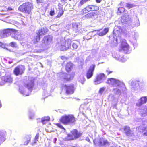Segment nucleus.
<instances>
[{
    "mask_svg": "<svg viewBox=\"0 0 147 147\" xmlns=\"http://www.w3.org/2000/svg\"><path fill=\"white\" fill-rule=\"evenodd\" d=\"M34 80L33 77H30L28 79L24 80V88L22 86H20L19 87L20 93L26 96H29L32 91L34 85Z\"/></svg>",
    "mask_w": 147,
    "mask_h": 147,
    "instance_id": "nucleus-1",
    "label": "nucleus"
},
{
    "mask_svg": "<svg viewBox=\"0 0 147 147\" xmlns=\"http://www.w3.org/2000/svg\"><path fill=\"white\" fill-rule=\"evenodd\" d=\"M107 82L108 84L112 85L114 86L117 88L113 89V91L116 95H120L121 91H124L126 90L125 84L119 80L113 78H110L108 79Z\"/></svg>",
    "mask_w": 147,
    "mask_h": 147,
    "instance_id": "nucleus-2",
    "label": "nucleus"
},
{
    "mask_svg": "<svg viewBox=\"0 0 147 147\" xmlns=\"http://www.w3.org/2000/svg\"><path fill=\"white\" fill-rule=\"evenodd\" d=\"M10 35L15 40L21 39V35L15 29L8 28L0 30V36L1 38H3Z\"/></svg>",
    "mask_w": 147,
    "mask_h": 147,
    "instance_id": "nucleus-3",
    "label": "nucleus"
},
{
    "mask_svg": "<svg viewBox=\"0 0 147 147\" xmlns=\"http://www.w3.org/2000/svg\"><path fill=\"white\" fill-rule=\"evenodd\" d=\"M33 3L28 2L23 3L19 7L18 9L25 13L29 14L33 9Z\"/></svg>",
    "mask_w": 147,
    "mask_h": 147,
    "instance_id": "nucleus-4",
    "label": "nucleus"
},
{
    "mask_svg": "<svg viewBox=\"0 0 147 147\" xmlns=\"http://www.w3.org/2000/svg\"><path fill=\"white\" fill-rule=\"evenodd\" d=\"M71 40L68 39L66 40H62L56 44V47L61 51L66 50L71 46Z\"/></svg>",
    "mask_w": 147,
    "mask_h": 147,
    "instance_id": "nucleus-5",
    "label": "nucleus"
},
{
    "mask_svg": "<svg viewBox=\"0 0 147 147\" xmlns=\"http://www.w3.org/2000/svg\"><path fill=\"white\" fill-rule=\"evenodd\" d=\"M60 121L65 125H69L74 123L76 120L74 116L70 114L62 117L60 119Z\"/></svg>",
    "mask_w": 147,
    "mask_h": 147,
    "instance_id": "nucleus-6",
    "label": "nucleus"
},
{
    "mask_svg": "<svg viewBox=\"0 0 147 147\" xmlns=\"http://www.w3.org/2000/svg\"><path fill=\"white\" fill-rule=\"evenodd\" d=\"M52 36L51 35L45 36L42 41L41 47L44 49H47L52 44Z\"/></svg>",
    "mask_w": 147,
    "mask_h": 147,
    "instance_id": "nucleus-7",
    "label": "nucleus"
},
{
    "mask_svg": "<svg viewBox=\"0 0 147 147\" xmlns=\"http://www.w3.org/2000/svg\"><path fill=\"white\" fill-rule=\"evenodd\" d=\"M82 135V133H78L77 130L74 129L71 132V133L67 135L65 139L67 140L76 139L81 136Z\"/></svg>",
    "mask_w": 147,
    "mask_h": 147,
    "instance_id": "nucleus-8",
    "label": "nucleus"
},
{
    "mask_svg": "<svg viewBox=\"0 0 147 147\" xmlns=\"http://www.w3.org/2000/svg\"><path fill=\"white\" fill-rule=\"evenodd\" d=\"M48 31L47 29L46 28H43L39 30L38 32H37V35L34 39V42L36 43L38 42L40 40V36L45 34Z\"/></svg>",
    "mask_w": 147,
    "mask_h": 147,
    "instance_id": "nucleus-9",
    "label": "nucleus"
},
{
    "mask_svg": "<svg viewBox=\"0 0 147 147\" xmlns=\"http://www.w3.org/2000/svg\"><path fill=\"white\" fill-rule=\"evenodd\" d=\"M137 129L139 130V131L143 133L144 136H147V121L143 122L142 124L136 128Z\"/></svg>",
    "mask_w": 147,
    "mask_h": 147,
    "instance_id": "nucleus-10",
    "label": "nucleus"
},
{
    "mask_svg": "<svg viewBox=\"0 0 147 147\" xmlns=\"http://www.w3.org/2000/svg\"><path fill=\"white\" fill-rule=\"evenodd\" d=\"M25 69V67L23 65L18 66L15 68L13 71V73L16 76L21 75L24 73Z\"/></svg>",
    "mask_w": 147,
    "mask_h": 147,
    "instance_id": "nucleus-11",
    "label": "nucleus"
},
{
    "mask_svg": "<svg viewBox=\"0 0 147 147\" xmlns=\"http://www.w3.org/2000/svg\"><path fill=\"white\" fill-rule=\"evenodd\" d=\"M63 89L65 90L66 93L67 94H71L74 93V86L73 84L67 85L63 84L62 86Z\"/></svg>",
    "mask_w": 147,
    "mask_h": 147,
    "instance_id": "nucleus-12",
    "label": "nucleus"
},
{
    "mask_svg": "<svg viewBox=\"0 0 147 147\" xmlns=\"http://www.w3.org/2000/svg\"><path fill=\"white\" fill-rule=\"evenodd\" d=\"M99 8L98 7L93 5H90L86 6L82 11L83 14H85L89 11L98 10Z\"/></svg>",
    "mask_w": 147,
    "mask_h": 147,
    "instance_id": "nucleus-13",
    "label": "nucleus"
},
{
    "mask_svg": "<svg viewBox=\"0 0 147 147\" xmlns=\"http://www.w3.org/2000/svg\"><path fill=\"white\" fill-rule=\"evenodd\" d=\"M106 78L105 75L103 73L97 74L94 81V84H98L103 82Z\"/></svg>",
    "mask_w": 147,
    "mask_h": 147,
    "instance_id": "nucleus-14",
    "label": "nucleus"
},
{
    "mask_svg": "<svg viewBox=\"0 0 147 147\" xmlns=\"http://www.w3.org/2000/svg\"><path fill=\"white\" fill-rule=\"evenodd\" d=\"M96 141H94V144H96L100 147H106L109 146V143L107 140L105 138H100L98 142H96Z\"/></svg>",
    "mask_w": 147,
    "mask_h": 147,
    "instance_id": "nucleus-15",
    "label": "nucleus"
},
{
    "mask_svg": "<svg viewBox=\"0 0 147 147\" xmlns=\"http://www.w3.org/2000/svg\"><path fill=\"white\" fill-rule=\"evenodd\" d=\"M120 53H117L116 52H114L112 56L113 57L115 58L117 60H119V61L124 62L125 61L126 59L125 58L123 57V56L121 55L120 52Z\"/></svg>",
    "mask_w": 147,
    "mask_h": 147,
    "instance_id": "nucleus-16",
    "label": "nucleus"
},
{
    "mask_svg": "<svg viewBox=\"0 0 147 147\" xmlns=\"http://www.w3.org/2000/svg\"><path fill=\"white\" fill-rule=\"evenodd\" d=\"M138 36V33L136 32H133L129 33L128 37L129 41L132 43H135L136 38Z\"/></svg>",
    "mask_w": 147,
    "mask_h": 147,
    "instance_id": "nucleus-17",
    "label": "nucleus"
},
{
    "mask_svg": "<svg viewBox=\"0 0 147 147\" xmlns=\"http://www.w3.org/2000/svg\"><path fill=\"white\" fill-rule=\"evenodd\" d=\"M138 111L142 117L147 116V106L145 105L140 107L138 109Z\"/></svg>",
    "mask_w": 147,
    "mask_h": 147,
    "instance_id": "nucleus-18",
    "label": "nucleus"
},
{
    "mask_svg": "<svg viewBox=\"0 0 147 147\" xmlns=\"http://www.w3.org/2000/svg\"><path fill=\"white\" fill-rule=\"evenodd\" d=\"M139 81L138 80L132 81L130 84L131 88L132 90H139Z\"/></svg>",
    "mask_w": 147,
    "mask_h": 147,
    "instance_id": "nucleus-19",
    "label": "nucleus"
},
{
    "mask_svg": "<svg viewBox=\"0 0 147 147\" xmlns=\"http://www.w3.org/2000/svg\"><path fill=\"white\" fill-rule=\"evenodd\" d=\"M125 40H124L121 44V49L125 53H128L129 46L126 42Z\"/></svg>",
    "mask_w": 147,
    "mask_h": 147,
    "instance_id": "nucleus-20",
    "label": "nucleus"
},
{
    "mask_svg": "<svg viewBox=\"0 0 147 147\" xmlns=\"http://www.w3.org/2000/svg\"><path fill=\"white\" fill-rule=\"evenodd\" d=\"M74 75V74L71 75L65 73H62L60 74V77L66 81H69L73 78Z\"/></svg>",
    "mask_w": 147,
    "mask_h": 147,
    "instance_id": "nucleus-21",
    "label": "nucleus"
},
{
    "mask_svg": "<svg viewBox=\"0 0 147 147\" xmlns=\"http://www.w3.org/2000/svg\"><path fill=\"white\" fill-rule=\"evenodd\" d=\"M147 102V97L143 96L139 99L136 103V106L140 107Z\"/></svg>",
    "mask_w": 147,
    "mask_h": 147,
    "instance_id": "nucleus-22",
    "label": "nucleus"
},
{
    "mask_svg": "<svg viewBox=\"0 0 147 147\" xmlns=\"http://www.w3.org/2000/svg\"><path fill=\"white\" fill-rule=\"evenodd\" d=\"M95 67V65H92L90 67L86 74V77L88 79L90 78L92 76Z\"/></svg>",
    "mask_w": 147,
    "mask_h": 147,
    "instance_id": "nucleus-23",
    "label": "nucleus"
},
{
    "mask_svg": "<svg viewBox=\"0 0 147 147\" xmlns=\"http://www.w3.org/2000/svg\"><path fill=\"white\" fill-rule=\"evenodd\" d=\"M109 28L107 27L105 28L103 30L100 29L96 30L97 34L100 36H103L105 35L108 32Z\"/></svg>",
    "mask_w": 147,
    "mask_h": 147,
    "instance_id": "nucleus-24",
    "label": "nucleus"
},
{
    "mask_svg": "<svg viewBox=\"0 0 147 147\" xmlns=\"http://www.w3.org/2000/svg\"><path fill=\"white\" fill-rule=\"evenodd\" d=\"M124 131L127 136H131L133 135V133L130 128L127 126H125L124 128Z\"/></svg>",
    "mask_w": 147,
    "mask_h": 147,
    "instance_id": "nucleus-25",
    "label": "nucleus"
},
{
    "mask_svg": "<svg viewBox=\"0 0 147 147\" xmlns=\"http://www.w3.org/2000/svg\"><path fill=\"white\" fill-rule=\"evenodd\" d=\"M2 80L5 82L11 83L12 82V78L10 75L6 74L4 76H3L1 78Z\"/></svg>",
    "mask_w": 147,
    "mask_h": 147,
    "instance_id": "nucleus-26",
    "label": "nucleus"
},
{
    "mask_svg": "<svg viewBox=\"0 0 147 147\" xmlns=\"http://www.w3.org/2000/svg\"><path fill=\"white\" fill-rule=\"evenodd\" d=\"M97 17L96 12H92L88 13L85 16V18H91L92 19H94Z\"/></svg>",
    "mask_w": 147,
    "mask_h": 147,
    "instance_id": "nucleus-27",
    "label": "nucleus"
},
{
    "mask_svg": "<svg viewBox=\"0 0 147 147\" xmlns=\"http://www.w3.org/2000/svg\"><path fill=\"white\" fill-rule=\"evenodd\" d=\"M6 135V132L0 131V145L5 140Z\"/></svg>",
    "mask_w": 147,
    "mask_h": 147,
    "instance_id": "nucleus-28",
    "label": "nucleus"
},
{
    "mask_svg": "<svg viewBox=\"0 0 147 147\" xmlns=\"http://www.w3.org/2000/svg\"><path fill=\"white\" fill-rule=\"evenodd\" d=\"M96 32V30H95L89 32L87 34V37H86V36H84V39L87 40L91 39L92 37L96 35V34L95 33Z\"/></svg>",
    "mask_w": 147,
    "mask_h": 147,
    "instance_id": "nucleus-29",
    "label": "nucleus"
},
{
    "mask_svg": "<svg viewBox=\"0 0 147 147\" xmlns=\"http://www.w3.org/2000/svg\"><path fill=\"white\" fill-rule=\"evenodd\" d=\"M73 34L76 33L78 32L80 28L79 27V25L78 24L74 23L73 24Z\"/></svg>",
    "mask_w": 147,
    "mask_h": 147,
    "instance_id": "nucleus-30",
    "label": "nucleus"
},
{
    "mask_svg": "<svg viewBox=\"0 0 147 147\" xmlns=\"http://www.w3.org/2000/svg\"><path fill=\"white\" fill-rule=\"evenodd\" d=\"M31 136H30L27 135L24 137L23 139V144L24 145H27L30 140Z\"/></svg>",
    "mask_w": 147,
    "mask_h": 147,
    "instance_id": "nucleus-31",
    "label": "nucleus"
},
{
    "mask_svg": "<svg viewBox=\"0 0 147 147\" xmlns=\"http://www.w3.org/2000/svg\"><path fill=\"white\" fill-rule=\"evenodd\" d=\"M130 17L127 14H125L121 17V21L122 22H128L129 20Z\"/></svg>",
    "mask_w": 147,
    "mask_h": 147,
    "instance_id": "nucleus-32",
    "label": "nucleus"
},
{
    "mask_svg": "<svg viewBox=\"0 0 147 147\" xmlns=\"http://www.w3.org/2000/svg\"><path fill=\"white\" fill-rule=\"evenodd\" d=\"M139 90L141 91L144 90L146 89L147 87L146 85L143 82H140L139 81Z\"/></svg>",
    "mask_w": 147,
    "mask_h": 147,
    "instance_id": "nucleus-33",
    "label": "nucleus"
},
{
    "mask_svg": "<svg viewBox=\"0 0 147 147\" xmlns=\"http://www.w3.org/2000/svg\"><path fill=\"white\" fill-rule=\"evenodd\" d=\"M73 64L71 62L68 63L67 64L65 69L67 72H69L71 70L73 67Z\"/></svg>",
    "mask_w": 147,
    "mask_h": 147,
    "instance_id": "nucleus-34",
    "label": "nucleus"
},
{
    "mask_svg": "<svg viewBox=\"0 0 147 147\" xmlns=\"http://www.w3.org/2000/svg\"><path fill=\"white\" fill-rule=\"evenodd\" d=\"M50 119L49 116L45 117L42 118L41 122L43 124H45Z\"/></svg>",
    "mask_w": 147,
    "mask_h": 147,
    "instance_id": "nucleus-35",
    "label": "nucleus"
},
{
    "mask_svg": "<svg viewBox=\"0 0 147 147\" xmlns=\"http://www.w3.org/2000/svg\"><path fill=\"white\" fill-rule=\"evenodd\" d=\"M80 44V42L78 41L75 40L72 43V47L73 48L76 49H77Z\"/></svg>",
    "mask_w": 147,
    "mask_h": 147,
    "instance_id": "nucleus-36",
    "label": "nucleus"
},
{
    "mask_svg": "<svg viewBox=\"0 0 147 147\" xmlns=\"http://www.w3.org/2000/svg\"><path fill=\"white\" fill-rule=\"evenodd\" d=\"M140 25V23L139 19L136 18L135 19V21L134 22L133 24V25L132 26L133 27H137Z\"/></svg>",
    "mask_w": 147,
    "mask_h": 147,
    "instance_id": "nucleus-37",
    "label": "nucleus"
},
{
    "mask_svg": "<svg viewBox=\"0 0 147 147\" xmlns=\"http://www.w3.org/2000/svg\"><path fill=\"white\" fill-rule=\"evenodd\" d=\"M78 80L79 82H80L82 84H83L85 81V79L84 78V77L83 75L79 76Z\"/></svg>",
    "mask_w": 147,
    "mask_h": 147,
    "instance_id": "nucleus-38",
    "label": "nucleus"
},
{
    "mask_svg": "<svg viewBox=\"0 0 147 147\" xmlns=\"http://www.w3.org/2000/svg\"><path fill=\"white\" fill-rule=\"evenodd\" d=\"M35 113L32 111H30L29 112V117L30 119H32L33 118Z\"/></svg>",
    "mask_w": 147,
    "mask_h": 147,
    "instance_id": "nucleus-39",
    "label": "nucleus"
},
{
    "mask_svg": "<svg viewBox=\"0 0 147 147\" xmlns=\"http://www.w3.org/2000/svg\"><path fill=\"white\" fill-rule=\"evenodd\" d=\"M125 7L130 9L134 7H135L136 5L133 4H129L128 3H125Z\"/></svg>",
    "mask_w": 147,
    "mask_h": 147,
    "instance_id": "nucleus-40",
    "label": "nucleus"
},
{
    "mask_svg": "<svg viewBox=\"0 0 147 147\" xmlns=\"http://www.w3.org/2000/svg\"><path fill=\"white\" fill-rule=\"evenodd\" d=\"M9 45L10 46L14 48H18V45L15 42H11Z\"/></svg>",
    "mask_w": 147,
    "mask_h": 147,
    "instance_id": "nucleus-41",
    "label": "nucleus"
},
{
    "mask_svg": "<svg viewBox=\"0 0 147 147\" xmlns=\"http://www.w3.org/2000/svg\"><path fill=\"white\" fill-rule=\"evenodd\" d=\"M39 134L38 133L37 134L35 138V141L34 142V143H33V145L36 143V142L38 141V140L39 139Z\"/></svg>",
    "mask_w": 147,
    "mask_h": 147,
    "instance_id": "nucleus-42",
    "label": "nucleus"
},
{
    "mask_svg": "<svg viewBox=\"0 0 147 147\" xmlns=\"http://www.w3.org/2000/svg\"><path fill=\"white\" fill-rule=\"evenodd\" d=\"M125 9L123 7L119 8L118 9V11L120 13H122L124 12Z\"/></svg>",
    "mask_w": 147,
    "mask_h": 147,
    "instance_id": "nucleus-43",
    "label": "nucleus"
},
{
    "mask_svg": "<svg viewBox=\"0 0 147 147\" xmlns=\"http://www.w3.org/2000/svg\"><path fill=\"white\" fill-rule=\"evenodd\" d=\"M44 2V0H36V3L38 5H40L41 3H43Z\"/></svg>",
    "mask_w": 147,
    "mask_h": 147,
    "instance_id": "nucleus-44",
    "label": "nucleus"
},
{
    "mask_svg": "<svg viewBox=\"0 0 147 147\" xmlns=\"http://www.w3.org/2000/svg\"><path fill=\"white\" fill-rule=\"evenodd\" d=\"M105 88H104V87L101 88L99 90V93L100 94H102L103 92L105 91Z\"/></svg>",
    "mask_w": 147,
    "mask_h": 147,
    "instance_id": "nucleus-45",
    "label": "nucleus"
},
{
    "mask_svg": "<svg viewBox=\"0 0 147 147\" xmlns=\"http://www.w3.org/2000/svg\"><path fill=\"white\" fill-rule=\"evenodd\" d=\"M61 129H63L64 130H65V128L62 126V125L60 123H57L56 124Z\"/></svg>",
    "mask_w": 147,
    "mask_h": 147,
    "instance_id": "nucleus-46",
    "label": "nucleus"
},
{
    "mask_svg": "<svg viewBox=\"0 0 147 147\" xmlns=\"http://www.w3.org/2000/svg\"><path fill=\"white\" fill-rule=\"evenodd\" d=\"M63 11L62 10H61L59 11L57 16H61L63 14Z\"/></svg>",
    "mask_w": 147,
    "mask_h": 147,
    "instance_id": "nucleus-47",
    "label": "nucleus"
},
{
    "mask_svg": "<svg viewBox=\"0 0 147 147\" xmlns=\"http://www.w3.org/2000/svg\"><path fill=\"white\" fill-rule=\"evenodd\" d=\"M87 1V0H82L80 1V3L81 5H82Z\"/></svg>",
    "mask_w": 147,
    "mask_h": 147,
    "instance_id": "nucleus-48",
    "label": "nucleus"
},
{
    "mask_svg": "<svg viewBox=\"0 0 147 147\" xmlns=\"http://www.w3.org/2000/svg\"><path fill=\"white\" fill-rule=\"evenodd\" d=\"M0 47H1L2 48L5 49V46L4 44L0 42Z\"/></svg>",
    "mask_w": 147,
    "mask_h": 147,
    "instance_id": "nucleus-49",
    "label": "nucleus"
},
{
    "mask_svg": "<svg viewBox=\"0 0 147 147\" xmlns=\"http://www.w3.org/2000/svg\"><path fill=\"white\" fill-rule=\"evenodd\" d=\"M21 22L20 23H19L17 22H16V24L17 25H19V24H20V23H21L23 25H24V23L22 21H21Z\"/></svg>",
    "mask_w": 147,
    "mask_h": 147,
    "instance_id": "nucleus-50",
    "label": "nucleus"
},
{
    "mask_svg": "<svg viewBox=\"0 0 147 147\" xmlns=\"http://www.w3.org/2000/svg\"><path fill=\"white\" fill-rule=\"evenodd\" d=\"M54 14V11H51L50 12V15L51 16Z\"/></svg>",
    "mask_w": 147,
    "mask_h": 147,
    "instance_id": "nucleus-51",
    "label": "nucleus"
},
{
    "mask_svg": "<svg viewBox=\"0 0 147 147\" xmlns=\"http://www.w3.org/2000/svg\"><path fill=\"white\" fill-rule=\"evenodd\" d=\"M106 72H108V75L109 74L111 73L112 72V71H109V70H106Z\"/></svg>",
    "mask_w": 147,
    "mask_h": 147,
    "instance_id": "nucleus-52",
    "label": "nucleus"
},
{
    "mask_svg": "<svg viewBox=\"0 0 147 147\" xmlns=\"http://www.w3.org/2000/svg\"><path fill=\"white\" fill-rule=\"evenodd\" d=\"M111 98L112 99V100H114V96L112 95H110L109 96V98Z\"/></svg>",
    "mask_w": 147,
    "mask_h": 147,
    "instance_id": "nucleus-53",
    "label": "nucleus"
},
{
    "mask_svg": "<svg viewBox=\"0 0 147 147\" xmlns=\"http://www.w3.org/2000/svg\"><path fill=\"white\" fill-rule=\"evenodd\" d=\"M66 0H61V1L63 3H65Z\"/></svg>",
    "mask_w": 147,
    "mask_h": 147,
    "instance_id": "nucleus-54",
    "label": "nucleus"
},
{
    "mask_svg": "<svg viewBox=\"0 0 147 147\" xmlns=\"http://www.w3.org/2000/svg\"><path fill=\"white\" fill-rule=\"evenodd\" d=\"M101 1L102 0H96V2L98 3H100L101 2Z\"/></svg>",
    "mask_w": 147,
    "mask_h": 147,
    "instance_id": "nucleus-55",
    "label": "nucleus"
},
{
    "mask_svg": "<svg viewBox=\"0 0 147 147\" xmlns=\"http://www.w3.org/2000/svg\"><path fill=\"white\" fill-rule=\"evenodd\" d=\"M4 84V83L2 82H0V85H3Z\"/></svg>",
    "mask_w": 147,
    "mask_h": 147,
    "instance_id": "nucleus-56",
    "label": "nucleus"
},
{
    "mask_svg": "<svg viewBox=\"0 0 147 147\" xmlns=\"http://www.w3.org/2000/svg\"><path fill=\"white\" fill-rule=\"evenodd\" d=\"M8 9L9 10H13V9L11 7H9L8 8Z\"/></svg>",
    "mask_w": 147,
    "mask_h": 147,
    "instance_id": "nucleus-57",
    "label": "nucleus"
},
{
    "mask_svg": "<svg viewBox=\"0 0 147 147\" xmlns=\"http://www.w3.org/2000/svg\"><path fill=\"white\" fill-rule=\"evenodd\" d=\"M54 143H56V141H57V138H54Z\"/></svg>",
    "mask_w": 147,
    "mask_h": 147,
    "instance_id": "nucleus-58",
    "label": "nucleus"
},
{
    "mask_svg": "<svg viewBox=\"0 0 147 147\" xmlns=\"http://www.w3.org/2000/svg\"><path fill=\"white\" fill-rule=\"evenodd\" d=\"M61 59L63 60H64L65 59V57L64 56H62L61 57Z\"/></svg>",
    "mask_w": 147,
    "mask_h": 147,
    "instance_id": "nucleus-59",
    "label": "nucleus"
},
{
    "mask_svg": "<svg viewBox=\"0 0 147 147\" xmlns=\"http://www.w3.org/2000/svg\"><path fill=\"white\" fill-rule=\"evenodd\" d=\"M1 101H0V108L1 107Z\"/></svg>",
    "mask_w": 147,
    "mask_h": 147,
    "instance_id": "nucleus-60",
    "label": "nucleus"
},
{
    "mask_svg": "<svg viewBox=\"0 0 147 147\" xmlns=\"http://www.w3.org/2000/svg\"><path fill=\"white\" fill-rule=\"evenodd\" d=\"M12 62H10V61H9L8 62V63L9 64H11V63H12Z\"/></svg>",
    "mask_w": 147,
    "mask_h": 147,
    "instance_id": "nucleus-61",
    "label": "nucleus"
},
{
    "mask_svg": "<svg viewBox=\"0 0 147 147\" xmlns=\"http://www.w3.org/2000/svg\"><path fill=\"white\" fill-rule=\"evenodd\" d=\"M110 147H117L115 146H111Z\"/></svg>",
    "mask_w": 147,
    "mask_h": 147,
    "instance_id": "nucleus-62",
    "label": "nucleus"
},
{
    "mask_svg": "<svg viewBox=\"0 0 147 147\" xmlns=\"http://www.w3.org/2000/svg\"><path fill=\"white\" fill-rule=\"evenodd\" d=\"M45 87H47V85L46 84H45Z\"/></svg>",
    "mask_w": 147,
    "mask_h": 147,
    "instance_id": "nucleus-63",
    "label": "nucleus"
},
{
    "mask_svg": "<svg viewBox=\"0 0 147 147\" xmlns=\"http://www.w3.org/2000/svg\"><path fill=\"white\" fill-rule=\"evenodd\" d=\"M59 147L57 146V147Z\"/></svg>",
    "mask_w": 147,
    "mask_h": 147,
    "instance_id": "nucleus-64",
    "label": "nucleus"
}]
</instances>
